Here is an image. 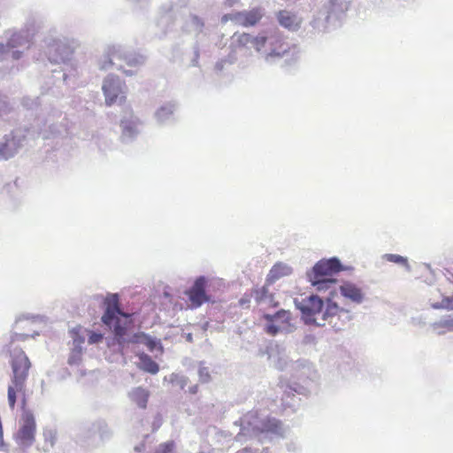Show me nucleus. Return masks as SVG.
Returning a JSON list of instances; mask_svg holds the SVG:
<instances>
[{"mask_svg":"<svg viewBox=\"0 0 453 453\" xmlns=\"http://www.w3.org/2000/svg\"><path fill=\"white\" fill-rule=\"evenodd\" d=\"M290 376L291 380L280 377L278 386L283 391L281 405L284 411L289 409L290 412H296L301 401L296 395H308L318 373L309 360L300 358L291 363Z\"/></svg>","mask_w":453,"mask_h":453,"instance_id":"1","label":"nucleus"},{"mask_svg":"<svg viewBox=\"0 0 453 453\" xmlns=\"http://www.w3.org/2000/svg\"><path fill=\"white\" fill-rule=\"evenodd\" d=\"M105 311L102 317L104 325L112 329L114 337L120 346L127 342L142 343L150 351H153L157 342L144 333L134 334L130 338H126L133 321L131 314L123 312L119 308V301L117 294L108 296L104 300Z\"/></svg>","mask_w":453,"mask_h":453,"instance_id":"2","label":"nucleus"},{"mask_svg":"<svg viewBox=\"0 0 453 453\" xmlns=\"http://www.w3.org/2000/svg\"><path fill=\"white\" fill-rule=\"evenodd\" d=\"M296 308L301 312V319L307 326L314 325L318 327L325 326L327 323L334 331H340L342 326L338 325L340 312L343 310L331 299L326 301L318 295L311 294L304 298L294 300Z\"/></svg>","mask_w":453,"mask_h":453,"instance_id":"3","label":"nucleus"},{"mask_svg":"<svg viewBox=\"0 0 453 453\" xmlns=\"http://www.w3.org/2000/svg\"><path fill=\"white\" fill-rule=\"evenodd\" d=\"M257 52L267 64H276L284 58L286 64L297 58V47L290 45L282 38L276 27H271L257 35Z\"/></svg>","mask_w":453,"mask_h":453,"instance_id":"4","label":"nucleus"},{"mask_svg":"<svg viewBox=\"0 0 453 453\" xmlns=\"http://www.w3.org/2000/svg\"><path fill=\"white\" fill-rule=\"evenodd\" d=\"M279 305V302L275 300L273 293L269 292L268 286L265 285L261 289H257V306L265 322L264 324V331L271 335L275 336L284 332L291 333L294 326L290 324L291 313L284 309H280L273 313L265 311L266 307L275 308Z\"/></svg>","mask_w":453,"mask_h":453,"instance_id":"5","label":"nucleus"},{"mask_svg":"<svg viewBox=\"0 0 453 453\" xmlns=\"http://www.w3.org/2000/svg\"><path fill=\"white\" fill-rule=\"evenodd\" d=\"M352 0H326L314 12L309 25L319 34L330 33L340 27Z\"/></svg>","mask_w":453,"mask_h":453,"instance_id":"6","label":"nucleus"},{"mask_svg":"<svg viewBox=\"0 0 453 453\" xmlns=\"http://www.w3.org/2000/svg\"><path fill=\"white\" fill-rule=\"evenodd\" d=\"M11 366L12 375L11 384L8 387V403L12 410L14 409L18 395L21 398L22 408L25 409L26 381L31 367V362L26 353L18 348L11 350Z\"/></svg>","mask_w":453,"mask_h":453,"instance_id":"7","label":"nucleus"},{"mask_svg":"<svg viewBox=\"0 0 453 453\" xmlns=\"http://www.w3.org/2000/svg\"><path fill=\"white\" fill-rule=\"evenodd\" d=\"M344 270L345 267L341 260L337 257H332L330 258H323L317 262L313 267L306 273V276L311 286L315 287L317 290L322 291L329 289L335 284L336 280L334 276Z\"/></svg>","mask_w":453,"mask_h":453,"instance_id":"8","label":"nucleus"},{"mask_svg":"<svg viewBox=\"0 0 453 453\" xmlns=\"http://www.w3.org/2000/svg\"><path fill=\"white\" fill-rule=\"evenodd\" d=\"M287 429L281 421L274 417L259 418L257 412V445L261 444L262 452L267 453L269 445L285 437ZM260 449L257 446V453Z\"/></svg>","mask_w":453,"mask_h":453,"instance_id":"9","label":"nucleus"},{"mask_svg":"<svg viewBox=\"0 0 453 453\" xmlns=\"http://www.w3.org/2000/svg\"><path fill=\"white\" fill-rule=\"evenodd\" d=\"M36 424L34 415L25 411L21 415L20 427L16 434V440L22 446H30L35 441Z\"/></svg>","mask_w":453,"mask_h":453,"instance_id":"10","label":"nucleus"},{"mask_svg":"<svg viewBox=\"0 0 453 453\" xmlns=\"http://www.w3.org/2000/svg\"><path fill=\"white\" fill-rule=\"evenodd\" d=\"M103 91L105 97V104L111 106L116 103L126 102L125 92L123 91L118 78L109 77L105 79L103 85Z\"/></svg>","mask_w":453,"mask_h":453,"instance_id":"11","label":"nucleus"},{"mask_svg":"<svg viewBox=\"0 0 453 453\" xmlns=\"http://www.w3.org/2000/svg\"><path fill=\"white\" fill-rule=\"evenodd\" d=\"M207 281L204 277H199L196 280L193 286L186 291L188 296L190 306L193 309L200 307L203 303L209 302L210 297L205 292Z\"/></svg>","mask_w":453,"mask_h":453,"instance_id":"12","label":"nucleus"},{"mask_svg":"<svg viewBox=\"0 0 453 453\" xmlns=\"http://www.w3.org/2000/svg\"><path fill=\"white\" fill-rule=\"evenodd\" d=\"M278 23L290 32H297L303 23V18L296 12L288 10H280L276 13Z\"/></svg>","mask_w":453,"mask_h":453,"instance_id":"13","label":"nucleus"},{"mask_svg":"<svg viewBox=\"0 0 453 453\" xmlns=\"http://www.w3.org/2000/svg\"><path fill=\"white\" fill-rule=\"evenodd\" d=\"M340 292L343 297L357 304L362 303L365 299L362 289L350 281H344L340 286Z\"/></svg>","mask_w":453,"mask_h":453,"instance_id":"14","label":"nucleus"},{"mask_svg":"<svg viewBox=\"0 0 453 453\" xmlns=\"http://www.w3.org/2000/svg\"><path fill=\"white\" fill-rule=\"evenodd\" d=\"M290 273L291 268L289 266L283 263H277L272 267L267 274L265 285L270 286L280 278L290 274Z\"/></svg>","mask_w":453,"mask_h":453,"instance_id":"15","label":"nucleus"},{"mask_svg":"<svg viewBox=\"0 0 453 453\" xmlns=\"http://www.w3.org/2000/svg\"><path fill=\"white\" fill-rule=\"evenodd\" d=\"M129 396L132 402L134 403L139 408H147L150 397V391L148 389L142 387H137L132 390V392L129 394Z\"/></svg>","mask_w":453,"mask_h":453,"instance_id":"16","label":"nucleus"},{"mask_svg":"<svg viewBox=\"0 0 453 453\" xmlns=\"http://www.w3.org/2000/svg\"><path fill=\"white\" fill-rule=\"evenodd\" d=\"M431 327L439 335H442L446 332H453V316L442 317L440 320L432 323Z\"/></svg>","mask_w":453,"mask_h":453,"instance_id":"17","label":"nucleus"},{"mask_svg":"<svg viewBox=\"0 0 453 453\" xmlns=\"http://www.w3.org/2000/svg\"><path fill=\"white\" fill-rule=\"evenodd\" d=\"M138 357L140 360V369L151 374H156L158 372V365L149 355L145 353H140L138 354Z\"/></svg>","mask_w":453,"mask_h":453,"instance_id":"18","label":"nucleus"},{"mask_svg":"<svg viewBox=\"0 0 453 453\" xmlns=\"http://www.w3.org/2000/svg\"><path fill=\"white\" fill-rule=\"evenodd\" d=\"M269 359L272 360L274 366L280 371L288 370L291 372V363L293 361L288 360V357L285 355H281L280 352L277 355L269 353Z\"/></svg>","mask_w":453,"mask_h":453,"instance_id":"19","label":"nucleus"},{"mask_svg":"<svg viewBox=\"0 0 453 453\" xmlns=\"http://www.w3.org/2000/svg\"><path fill=\"white\" fill-rule=\"evenodd\" d=\"M382 258L388 262H391L396 265H400L405 267V269L410 272L411 265L408 262V258L406 257H403L398 254H384Z\"/></svg>","mask_w":453,"mask_h":453,"instance_id":"20","label":"nucleus"},{"mask_svg":"<svg viewBox=\"0 0 453 453\" xmlns=\"http://www.w3.org/2000/svg\"><path fill=\"white\" fill-rule=\"evenodd\" d=\"M26 43L29 45V42L27 39V36H25L21 33H14L12 35L6 44L10 50L12 49L22 46Z\"/></svg>","mask_w":453,"mask_h":453,"instance_id":"21","label":"nucleus"},{"mask_svg":"<svg viewBox=\"0 0 453 453\" xmlns=\"http://www.w3.org/2000/svg\"><path fill=\"white\" fill-rule=\"evenodd\" d=\"M431 307L434 310L453 311V295L450 296H443L441 302L431 303Z\"/></svg>","mask_w":453,"mask_h":453,"instance_id":"22","label":"nucleus"},{"mask_svg":"<svg viewBox=\"0 0 453 453\" xmlns=\"http://www.w3.org/2000/svg\"><path fill=\"white\" fill-rule=\"evenodd\" d=\"M82 359V348L81 346H74L71 350L68 364L70 365H79Z\"/></svg>","mask_w":453,"mask_h":453,"instance_id":"23","label":"nucleus"},{"mask_svg":"<svg viewBox=\"0 0 453 453\" xmlns=\"http://www.w3.org/2000/svg\"><path fill=\"white\" fill-rule=\"evenodd\" d=\"M82 327L81 326H77L70 330L71 337L73 338L74 346H81L84 343V337L81 334Z\"/></svg>","mask_w":453,"mask_h":453,"instance_id":"24","label":"nucleus"},{"mask_svg":"<svg viewBox=\"0 0 453 453\" xmlns=\"http://www.w3.org/2000/svg\"><path fill=\"white\" fill-rule=\"evenodd\" d=\"M175 443L168 441L158 445L153 453H174Z\"/></svg>","mask_w":453,"mask_h":453,"instance_id":"25","label":"nucleus"},{"mask_svg":"<svg viewBox=\"0 0 453 453\" xmlns=\"http://www.w3.org/2000/svg\"><path fill=\"white\" fill-rule=\"evenodd\" d=\"M104 336L101 333L89 332L88 334V343L94 344L98 343L103 340Z\"/></svg>","mask_w":453,"mask_h":453,"instance_id":"26","label":"nucleus"},{"mask_svg":"<svg viewBox=\"0 0 453 453\" xmlns=\"http://www.w3.org/2000/svg\"><path fill=\"white\" fill-rule=\"evenodd\" d=\"M0 156L4 159L12 156V153L8 152V144L6 142L0 145Z\"/></svg>","mask_w":453,"mask_h":453,"instance_id":"27","label":"nucleus"},{"mask_svg":"<svg viewBox=\"0 0 453 453\" xmlns=\"http://www.w3.org/2000/svg\"><path fill=\"white\" fill-rule=\"evenodd\" d=\"M121 125L123 127V133L125 134L131 135L135 132L134 128L133 127L128 126L126 121H121Z\"/></svg>","mask_w":453,"mask_h":453,"instance_id":"28","label":"nucleus"},{"mask_svg":"<svg viewBox=\"0 0 453 453\" xmlns=\"http://www.w3.org/2000/svg\"><path fill=\"white\" fill-rule=\"evenodd\" d=\"M287 449L288 451L295 452L298 449V446L295 441H291L287 444Z\"/></svg>","mask_w":453,"mask_h":453,"instance_id":"29","label":"nucleus"},{"mask_svg":"<svg viewBox=\"0 0 453 453\" xmlns=\"http://www.w3.org/2000/svg\"><path fill=\"white\" fill-rule=\"evenodd\" d=\"M9 51V49L7 47V44L0 43V58L7 53Z\"/></svg>","mask_w":453,"mask_h":453,"instance_id":"30","label":"nucleus"},{"mask_svg":"<svg viewBox=\"0 0 453 453\" xmlns=\"http://www.w3.org/2000/svg\"><path fill=\"white\" fill-rule=\"evenodd\" d=\"M112 65V61L111 58H109L108 61H105L104 63H102L101 65H100V68L101 69H106L109 65Z\"/></svg>","mask_w":453,"mask_h":453,"instance_id":"31","label":"nucleus"},{"mask_svg":"<svg viewBox=\"0 0 453 453\" xmlns=\"http://www.w3.org/2000/svg\"><path fill=\"white\" fill-rule=\"evenodd\" d=\"M29 335L33 336V334H17L15 335V339H16V340H25V339H27Z\"/></svg>","mask_w":453,"mask_h":453,"instance_id":"32","label":"nucleus"},{"mask_svg":"<svg viewBox=\"0 0 453 453\" xmlns=\"http://www.w3.org/2000/svg\"><path fill=\"white\" fill-rule=\"evenodd\" d=\"M198 390V387L196 385V386H193L189 388V391L191 394H196Z\"/></svg>","mask_w":453,"mask_h":453,"instance_id":"33","label":"nucleus"},{"mask_svg":"<svg viewBox=\"0 0 453 453\" xmlns=\"http://www.w3.org/2000/svg\"><path fill=\"white\" fill-rule=\"evenodd\" d=\"M256 15H257V23L259 21V19H261V17H262V14H261V12H260L258 8H257Z\"/></svg>","mask_w":453,"mask_h":453,"instance_id":"34","label":"nucleus"},{"mask_svg":"<svg viewBox=\"0 0 453 453\" xmlns=\"http://www.w3.org/2000/svg\"><path fill=\"white\" fill-rule=\"evenodd\" d=\"M12 54H13V58H15V59H18L20 57V52L19 51H13Z\"/></svg>","mask_w":453,"mask_h":453,"instance_id":"35","label":"nucleus"},{"mask_svg":"<svg viewBox=\"0 0 453 453\" xmlns=\"http://www.w3.org/2000/svg\"><path fill=\"white\" fill-rule=\"evenodd\" d=\"M426 267L427 269L431 270V265H430L426 264Z\"/></svg>","mask_w":453,"mask_h":453,"instance_id":"36","label":"nucleus"}]
</instances>
